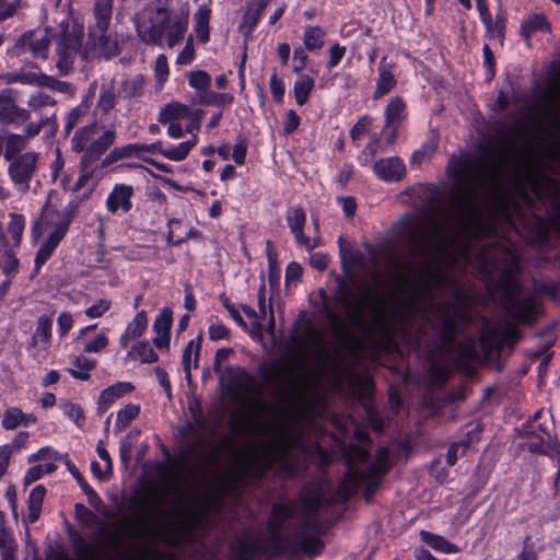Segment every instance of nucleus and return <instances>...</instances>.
<instances>
[{"mask_svg": "<svg viewBox=\"0 0 560 560\" xmlns=\"http://www.w3.org/2000/svg\"><path fill=\"white\" fill-rule=\"evenodd\" d=\"M384 116H385V126H384V132L387 129H390V135L387 139L389 143L394 141L396 138V131L398 127L401 125V122L407 117L406 112V102L400 96H395L389 100L387 103L385 109H384Z\"/></svg>", "mask_w": 560, "mask_h": 560, "instance_id": "obj_18", "label": "nucleus"}, {"mask_svg": "<svg viewBox=\"0 0 560 560\" xmlns=\"http://www.w3.org/2000/svg\"><path fill=\"white\" fill-rule=\"evenodd\" d=\"M23 411L18 407H11L2 413L1 425L4 430H15L22 424Z\"/></svg>", "mask_w": 560, "mask_h": 560, "instance_id": "obj_51", "label": "nucleus"}, {"mask_svg": "<svg viewBox=\"0 0 560 560\" xmlns=\"http://www.w3.org/2000/svg\"><path fill=\"white\" fill-rule=\"evenodd\" d=\"M52 218V230L49 232L47 238L39 246L35 255L34 270L32 277L38 275L40 268L52 256L56 248L58 247L61 240L65 237L69 230L71 218L68 214L56 212Z\"/></svg>", "mask_w": 560, "mask_h": 560, "instance_id": "obj_10", "label": "nucleus"}, {"mask_svg": "<svg viewBox=\"0 0 560 560\" xmlns=\"http://www.w3.org/2000/svg\"><path fill=\"white\" fill-rule=\"evenodd\" d=\"M280 394L283 400L296 401L301 396L300 382L293 377H288L280 389Z\"/></svg>", "mask_w": 560, "mask_h": 560, "instance_id": "obj_54", "label": "nucleus"}, {"mask_svg": "<svg viewBox=\"0 0 560 560\" xmlns=\"http://www.w3.org/2000/svg\"><path fill=\"white\" fill-rule=\"evenodd\" d=\"M56 100L45 92L32 94L27 100V106L31 110L39 113L45 107H54Z\"/></svg>", "mask_w": 560, "mask_h": 560, "instance_id": "obj_49", "label": "nucleus"}, {"mask_svg": "<svg viewBox=\"0 0 560 560\" xmlns=\"http://www.w3.org/2000/svg\"><path fill=\"white\" fill-rule=\"evenodd\" d=\"M192 112L189 106L180 103H171L164 106L158 117V121L166 125L171 121H183L190 118Z\"/></svg>", "mask_w": 560, "mask_h": 560, "instance_id": "obj_35", "label": "nucleus"}, {"mask_svg": "<svg viewBox=\"0 0 560 560\" xmlns=\"http://www.w3.org/2000/svg\"><path fill=\"white\" fill-rule=\"evenodd\" d=\"M197 142L198 136L192 135L189 140L180 142L177 145H173L167 149L161 145V151H159V154L163 155L167 160L180 162L188 156L189 152L197 144Z\"/></svg>", "mask_w": 560, "mask_h": 560, "instance_id": "obj_37", "label": "nucleus"}, {"mask_svg": "<svg viewBox=\"0 0 560 560\" xmlns=\"http://www.w3.org/2000/svg\"><path fill=\"white\" fill-rule=\"evenodd\" d=\"M195 57H196V52H195V47H194V39H192V36L190 35L186 39V44H185L184 48L178 54V56L176 58V63L179 66L189 65L195 60Z\"/></svg>", "mask_w": 560, "mask_h": 560, "instance_id": "obj_59", "label": "nucleus"}, {"mask_svg": "<svg viewBox=\"0 0 560 560\" xmlns=\"http://www.w3.org/2000/svg\"><path fill=\"white\" fill-rule=\"evenodd\" d=\"M234 96L231 93L209 92L200 97V103L206 105L224 106L233 103Z\"/></svg>", "mask_w": 560, "mask_h": 560, "instance_id": "obj_56", "label": "nucleus"}, {"mask_svg": "<svg viewBox=\"0 0 560 560\" xmlns=\"http://www.w3.org/2000/svg\"><path fill=\"white\" fill-rule=\"evenodd\" d=\"M84 36L82 22L67 16L59 22L56 38V52L58 61L56 67L61 75L68 74L72 69L75 56L81 49Z\"/></svg>", "mask_w": 560, "mask_h": 560, "instance_id": "obj_8", "label": "nucleus"}, {"mask_svg": "<svg viewBox=\"0 0 560 560\" xmlns=\"http://www.w3.org/2000/svg\"><path fill=\"white\" fill-rule=\"evenodd\" d=\"M108 343V337L104 332H101L92 340L85 342L83 351L88 353H98L102 352Z\"/></svg>", "mask_w": 560, "mask_h": 560, "instance_id": "obj_61", "label": "nucleus"}, {"mask_svg": "<svg viewBox=\"0 0 560 560\" xmlns=\"http://www.w3.org/2000/svg\"><path fill=\"white\" fill-rule=\"evenodd\" d=\"M316 527L317 517L314 514H307L293 534L282 537L273 533L264 544V553L271 558L285 553H305L315 557L323 549L320 538L314 534Z\"/></svg>", "mask_w": 560, "mask_h": 560, "instance_id": "obj_2", "label": "nucleus"}, {"mask_svg": "<svg viewBox=\"0 0 560 560\" xmlns=\"http://www.w3.org/2000/svg\"><path fill=\"white\" fill-rule=\"evenodd\" d=\"M188 81L192 89L203 93H208L211 85V77L203 70L191 71Z\"/></svg>", "mask_w": 560, "mask_h": 560, "instance_id": "obj_52", "label": "nucleus"}, {"mask_svg": "<svg viewBox=\"0 0 560 560\" xmlns=\"http://www.w3.org/2000/svg\"><path fill=\"white\" fill-rule=\"evenodd\" d=\"M299 439L283 424L260 445L266 469H277L283 477H294L300 471V463L294 454Z\"/></svg>", "mask_w": 560, "mask_h": 560, "instance_id": "obj_4", "label": "nucleus"}, {"mask_svg": "<svg viewBox=\"0 0 560 560\" xmlns=\"http://www.w3.org/2000/svg\"><path fill=\"white\" fill-rule=\"evenodd\" d=\"M128 358L140 360L142 363H154L159 360L158 353L154 351L149 341H140L127 354Z\"/></svg>", "mask_w": 560, "mask_h": 560, "instance_id": "obj_45", "label": "nucleus"}, {"mask_svg": "<svg viewBox=\"0 0 560 560\" xmlns=\"http://www.w3.org/2000/svg\"><path fill=\"white\" fill-rule=\"evenodd\" d=\"M287 223L299 246L304 247L308 253L319 246L318 236L311 238L304 234L306 214L301 207L290 208L287 211Z\"/></svg>", "mask_w": 560, "mask_h": 560, "instance_id": "obj_14", "label": "nucleus"}, {"mask_svg": "<svg viewBox=\"0 0 560 560\" xmlns=\"http://www.w3.org/2000/svg\"><path fill=\"white\" fill-rule=\"evenodd\" d=\"M326 33L320 26H307L303 35L304 48L310 51L323 48Z\"/></svg>", "mask_w": 560, "mask_h": 560, "instance_id": "obj_43", "label": "nucleus"}, {"mask_svg": "<svg viewBox=\"0 0 560 560\" xmlns=\"http://www.w3.org/2000/svg\"><path fill=\"white\" fill-rule=\"evenodd\" d=\"M421 538L422 540L430 546L432 549L446 553L452 555L459 551L458 547L452 542H450L446 538L443 536L430 533V532H421Z\"/></svg>", "mask_w": 560, "mask_h": 560, "instance_id": "obj_40", "label": "nucleus"}, {"mask_svg": "<svg viewBox=\"0 0 560 560\" xmlns=\"http://www.w3.org/2000/svg\"><path fill=\"white\" fill-rule=\"evenodd\" d=\"M544 112L549 127L555 131H560V106L548 104Z\"/></svg>", "mask_w": 560, "mask_h": 560, "instance_id": "obj_64", "label": "nucleus"}, {"mask_svg": "<svg viewBox=\"0 0 560 560\" xmlns=\"http://www.w3.org/2000/svg\"><path fill=\"white\" fill-rule=\"evenodd\" d=\"M31 118V112L15 102L13 89L0 91V125L19 127Z\"/></svg>", "mask_w": 560, "mask_h": 560, "instance_id": "obj_13", "label": "nucleus"}, {"mask_svg": "<svg viewBox=\"0 0 560 560\" xmlns=\"http://www.w3.org/2000/svg\"><path fill=\"white\" fill-rule=\"evenodd\" d=\"M161 151V142L155 141L150 144L144 143H129L124 147L114 148L110 153L104 159L103 165H107L116 160L139 158L144 161L143 153L156 154Z\"/></svg>", "mask_w": 560, "mask_h": 560, "instance_id": "obj_17", "label": "nucleus"}, {"mask_svg": "<svg viewBox=\"0 0 560 560\" xmlns=\"http://www.w3.org/2000/svg\"><path fill=\"white\" fill-rule=\"evenodd\" d=\"M96 91V82H93L89 86L88 94L82 98L81 103L73 107L66 117L65 122V133L66 136L70 135V132L73 130V128L82 120V118L88 114L93 97L95 95Z\"/></svg>", "mask_w": 560, "mask_h": 560, "instance_id": "obj_24", "label": "nucleus"}, {"mask_svg": "<svg viewBox=\"0 0 560 560\" xmlns=\"http://www.w3.org/2000/svg\"><path fill=\"white\" fill-rule=\"evenodd\" d=\"M172 323V310L168 307L162 308L153 323V331L156 335L153 339V343L158 349H168Z\"/></svg>", "mask_w": 560, "mask_h": 560, "instance_id": "obj_19", "label": "nucleus"}, {"mask_svg": "<svg viewBox=\"0 0 560 560\" xmlns=\"http://www.w3.org/2000/svg\"><path fill=\"white\" fill-rule=\"evenodd\" d=\"M421 276L425 279L422 281L421 294H427L431 290L433 282H441V273L438 269L433 268L430 262H425L421 270Z\"/></svg>", "mask_w": 560, "mask_h": 560, "instance_id": "obj_55", "label": "nucleus"}, {"mask_svg": "<svg viewBox=\"0 0 560 560\" xmlns=\"http://www.w3.org/2000/svg\"><path fill=\"white\" fill-rule=\"evenodd\" d=\"M112 301L107 299H100L95 304L85 310V315L89 318H100L109 311Z\"/></svg>", "mask_w": 560, "mask_h": 560, "instance_id": "obj_62", "label": "nucleus"}, {"mask_svg": "<svg viewBox=\"0 0 560 560\" xmlns=\"http://www.w3.org/2000/svg\"><path fill=\"white\" fill-rule=\"evenodd\" d=\"M373 171L378 178L385 182H397L404 177L406 167L401 159L392 156L375 162Z\"/></svg>", "mask_w": 560, "mask_h": 560, "instance_id": "obj_20", "label": "nucleus"}, {"mask_svg": "<svg viewBox=\"0 0 560 560\" xmlns=\"http://www.w3.org/2000/svg\"><path fill=\"white\" fill-rule=\"evenodd\" d=\"M60 409L62 410L63 415L72 420L75 424H82L81 422L84 420L83 410L78 404L65 401L60 404Z\"/></svg>", "mask_w": 560, "mask_h": 560, "instance_id": "obj_57", "label": "nucleus"}, {"mask_svg": "<svg viewBox=\"0 0 560 560\" xmlns=\"http://www.w3.org/2000/svg\"><path fill=\"white\" fill-rule=\"evenodd\" d=\"M114 0H95L88 45L100 56L110 59L120 52L117 34L110 27Z\"/></svg>", "mask_w": 560, "mask_h": 560, "instance_id": "obj_6", "label": "nucleus"}, {"mask_svg": "<svg viewBox=\"0 0 560 560\" xmlns=\"http://www.w3.org/2000/svg\"><path fill=\"white\" fill-rule=\"evenodd\" d=\"M47 125H57V115L52 113L50 116L40 117L37 122H28L24 127L22 135L9 132V152H22L26 149L30 139L36 137L42 128Z\"/></svg>", "mask_w": 560, "mask_h": 560, "instance_id": "obj_15", "label": "nucleus"}, {"mask_svg": "<svg viewBox=\"0 0 560 560\" xmlns=\"http://www.w3.org/2000/svg\"><path fill=\"white\" fill-rule=\"evenodd\" d=\"M9 223L7 225L8 240L12 247H20L25 230L26 220L23 214L10 212L8 214Z\"/></svg>", "mask_w": 560, "mask_h": 560, "instance_id": "obj_36", "label": "nucleus"}, {"mask_svg": "<svg viewBox=\"0 0 560 560\" xmlns=\"http://www.w3.org/2000/svg\"><path fill=\"white\" fill-rule=\"evenodd\" d=\"M378 77L373 92V100H380L388 94L397 84L395 74L393 73V65L386 61L384 57L377 67Z\"/></svg>", "mask_w": 560, "mask_h": 560, "instance_id": "obj_21", "label": "nucleus"}, {"mask_svg": "<svg viewBox=\"0 0 560 560\" xmlns=\"http://www.w3.org/2000/svg\"><path fill=\"white\" fill-rule=\"evenodd\" d=\"M40 88H49L54 91L68 95H73L74 93V89L70 83L57 80L45 73L42 77Z\"/></svg>", "mask_w": 560, "mask_h": 560, "instance_id": "obj_53", "label": "nucleus"}, {"mask_svg": "<svg viewBox=\"0 0 560 560\" xmlns=\"http://www.w3.org/2000/svg\"><path fill=\"white\" fill-rule=\"evenodd\" d=\"M488 248L482 253V260L486 269H494L498 267V261L501 259L508 260L510 264L515 262V255L513 250L495 241L487 244Z\"/></svg>", "mask_w": 560, "mask_h": 560, "instance_id": "obj_25", "label": "nucleus"}, {"mask_svg": "<svg viewBox=\"0 0 560 560\" xmlns=\"http://www.w3.org/2000/svg\"><path fill=\"white\" fill-rule=\"evenodd\" d=\"M314 86L315 81L313 78L307 74H300L293 85V94L298 105L302 106L308 101Z\"/></svg>", "mask_w": 560, "mask_h": 560, "instance_id": "obj_41", "label": "nucleus"}, {"mask_svg": "<svg viewBox=\"0 0 560 560\" xmlns=\"http://www.w3.org/2000/svg\"><path fill=\"white\" fill-rule=\"evenodd\" d=\"M49 44L50 39L47 30H34L24 33L12 47L11 51L15 56H21L30 51L34 58L45 60L49 54Z\"/></svg>", "mask_w": 560, "mask_h": 560, "instance_id": "obj_12", "label": "nucleus"}, {"mask_svg": "<svg viewBox=\"0 0 560 560\" xmlns=\"http://www.w3.org/2000/svg\"><path fill=\"white\" fill-rule=\"evenodd\" d=\"M481 22L486 27L488 37L491 39H498L500 45H503L506 27L505 11L499 9L494 18H492L491 14L485 9V12H481Z\"/></svg>", "mask_w": 560, "mask_h": 560, "instance_id": "obj_23", "label": "nucleus"}, {"mask_svg": "<svg viewBox=\"0 0 560 560\" xmlns=\"http://www.w3.org/2000/svg\"><path fill=\"white\" fill-rule=\"evenodd\" d=\"M133 195L135 188L132 185L124 183L115 184L106 198V210L112 214H116L118 211L124 213L129 212L132 208L131 199Z\"/></svg>", "mask_w": 560, "mask_h": 560, "instance_id": "obj_16", "label": "nucleus"}, {"mask_svg": "<svg viewBox=\"0 0 560 560\" xmlns=\"http://www.w3.org/2000/svg\"><path fill=\"white\" fill-rule=\"evenodd\" d=\"M549 23L542 14H534L522 21L520 34L525 39L527 46L530 45V36L538 31H548Z\"/></svg>", "mask_w": 560, "mask_h": 560, "instance_id": "obj_38", "label": "nucleus"}, {"mask_svg": "<svg viewBox=\"0 0 560 560\" xmlns=\"http://www.w3.org/2000/svg\"><path fill=\"white\" fill-rule=\"evenodd\" d=\"M0 245V269L8 277L18 272L20 261L15 255L18 247H12L7 235L2 236Z\"/></svg>", "mask_w": 560, "mask_h": 560, "instance_id": "obj_32", "label": "nucleus"}, {"mask_svg": "<svg viewBox=\"0 0 560 560\" xmlns=\"http://www.w3.org/2000/svg\"><path fill=\"white\" fill-rule=\"evenodd\" d=\"M447 171L454 183L451 188V206L445 214L425 220L411 218L404 226L412 249L421 256H430L433 261L471 236L498 234L502 222L518 229L520 221L529 232L530 241L537 244H546L551 232L560 235V180L533 167L526 168L527 187H518L525 207L533 211L530 192L542 203L549 205L552 213L548 214V220L536 214L526 218L522 209L514 206V218L510 201L502 195L493 166L481 160L459 156L450 161Z\"/></svg>", "mask_w": 560, "mask_h": 560, "instance_id": "obj_1", "label": "nucleus"}, {"mask_svg": "<svg viewBox=\"0 0 560 560\" xmlns=\"http://www.w3.org/2000/svg\"><path fill=\"white\" fill-rule=\"evenodd\" d=\"M45 495L46 488L42 485H37L31 490L27 500V514L24 517L26 524H33L39 518Z\"/></svg>", "mask_w": 560, "mask_h": 560, "instance_id": "obj_34", "label": "nucleus"}, {"mask_svg": "<svg viewBox=\"0 0 560 560\" xmlns=\"http://www.w3.org/2000/svg\"><path fill=\"white\" fill-rule=\"evenodd\" d=\"M154 73L160 84H163L168 79L170 70L168 62L165 55H159L154 65Z\"/></svg>", "mask_w": 560, "mask_h": 560, "instance_id": "obj_63", "label": "nucleus"}, {"mask_svg": "<svg viewBox=\"0 0 560 560\" xmlns=\"http://www.w3.org/2000/svg\"><path fill=\"white\" fill-rule=\"evenodd\" d=\"M15 541L5 526V514L0 511V552L3 560H12L15 552Z\"/></svg>", "mask_w": 560, "mask_h": 560, "instance_id": "obj_39", "label": "nucleus"}, {"mask_svg": "<svg viewBox=\"0 0 560 560\" xmlns=\"http://www.w3.org/2000/svg\"><path fill=\"white\" fill-rule=\"evenodd\" d=\"M116 105V93L114 80L102 83L98 100L94 107L93 114L96 117L106 116Z\"/></svg>", "mask_w": 560, "mask_h": 560, "instance_id": "obj_28", "label": "nucleus"}, {"mask_svg": "<svg viewBox=\"0 0 560 560\" xmlns=\"http://www.w3.org/2000/svg\"><path fill=\"white\" fill-rule=\"evenodd\" d=\"M116 132L107 129L100 133L96 119L74 131L71 139V149L74 152H83L80 166L92 167L93 163L115 142Z\"/></svg>", "mask_w": 560, "mask_h": 560, "instance_id": "obj_7", "label": "nucleus"}, {"mask_svg": "<svg viewBox=\"0 0 560 560\" xmlns=\"http://www.w3.org/2000/svg\"><path fill=\"white\" fill-rule=\"evenodd\" d=\"M135 386L130 382H117L105 389L98 396L97 412L104 413L117 399L131 393Z\"/></svg>", "mask_w": 560, "mask_h": 560, "instance_id": "obj_22", "label": "nucleus"}, {"mask_svg": "<svg viewBox=\"0 0 560 560\" xmlns=\"http://www.w3.org/2000/svg\"><path fill=\"white\" fill-rule=\"evenodd\" d=\"M201 336L196 339H191L185 347L182 355V364L185 373V378L191 381V366H198V359L200 355L201 348Z\"/></svg>", "mask_w": 560, "mask_h": 560, "instance_id": "obj_33", "label": "nucleus"}, {"mask_svg": "<svg viewBox=\"0 0 560 560\" xmlns=\"http://www.w3.org/2000/svg\"><path fill=\"white\" fill-rule=\"evenodd\" d=\"M389 468V451L382 447L376 452L373 463L365 469L358 468L354 463L349 465L348 472L340 482L339 491L343 497L350 498L361 487H364L365 497L370 499Z\"/></svg>", "mask_w": 560, "mask_h": 560, "instance_id": "obj_5", "label": "nucleus"}, {"mask_svg": "<svg viewBox=\"0 0 560 560\" xmlns=\"http://www.w3.org/2000/svg\"><path fill=\"white\" fill-rule=\"evenodd\" d=\"M140 413V405L127 404L117 411L115 432L119 433L125 430L132 420H135Z\"/></svg>", "mask_w": 560, "mask_h": 560, "instance_id": "obj_42", "label": "nucleus"}, {"mask_svg": "<svg viewBox=\"0 0 560 560\" xmlns=\"http://www.w3.org/2000/svg\"><path fill=\"white\" fill-rule=\"evenodd\" d=\"M148 328V315L145 311L138 312L133 319L127 325L125 331L119 338V345L121 348H126L128 343L140 338Z\"/></svg>", "mask_w": 560, "mask_h": 560, "instance_id": "obj_31", "label": "nucleus"}, {"mask_svg": "<svg viewBox=\"0 0 560 560\" xmlns=\"http://www.w3.org/2000/svg\"><path fill=\"white\" fill-rule=\"evenodd\" d=\"M443 347L446 351H452L456 347V351L464 362H468L476 357V342L472 338H465L455 342L453 332L447 331L443 337Z\"/></svg>", "mask_w": 560, "mask_h": 560, "instance_id": "obj_30", "label": "nucleus"}, {"mask_svg": "<svg viewBox=\"0 0 560 560\" xmlns=\"http://www.w3.org/2000/svg\"><path fill=\"white\" fill-rule=\"evenodd\" d=\"M518 328L510 323L487 325L480 332V343L485 351L501 350L505 346L513 347L520 339Z\"/></svg>", "mask_w": 560, "mask_h": 560, "instance_id": "obj_11", "label": "nucleus"}, {"mask_svg": "<svg viewBox=\"0 0 560 560\" xmlns=\"http://www.w3.org/2000/svg\"><path fill=\"white\" fill-rule=\"evenodd\" d=\"M51 316L43 315L38 317L36 323V329L34 335L32 336L30 347L47 350L51 345Z\"/></svg>", "mask_w": 560, "mask_h": 560, "instance_id": "obj_29", "label": "nucleus"}, {"mask_svg": "<svg viewBox=\"0 0 560 560\" xmlns=\"http://www.w3.org/2000/svg\"><path fill=\"white\" fill-rule=\"evenodd\" d=\"M369 291H363L360 294H357L352 291H347L345 293L341 299V303L350 319L355 322L359 320L369 302Z\"/></svg>", "mask_w": 560, "mask_h": 560, "instance_id": "obj_27", "label": "nucleus"}, {"mask_svg": "<svg viewBox=\"0 0 560 560\" xmlns=\"http://www.w3.org/2000/svg\"><path fill=\"white\" fill-rule=\"evenodd\" d=\"M435 151L434 145L423 144L420 149L416 150L412 155L410 163L411 165L419 166L422 163H427L432 158Z\"/></svg>", "mask_w": 560, "mask_h": 560, "instance_id": "obj_60", "label": "nucleus"}, {"mask_svg": "<svg viewBox=\"0 0 560 560\" xmlns=\"http://www.w3.org/2000/svg\"><path fill=\"white\" fill-rule=\"evenodd\" d=\"M532 302L527 299L510 301L509 314L521 322L528 320L532 315Z\"/></svg>", "mask_w": 560, "mask_h": 560, "instance_id": "obj_46", "label": "nucleus"}, {"mask_svg": "<svg viewBox=\"0 0 560 560\" xmlns=\"http://www.w3.org/2000/svg\"><path fill=\"white\" fill-rule=\"evenodd\" d=\"M211 3L212 1L209 0L207 3L199 4L192 16L194 32L197 39L202 44H207L210 40Z\"/></svg>", "mask_w": 560, "mask_h": 560, "instance_id": "obj_26", "label": "nucleus"}, {"mask_svg": "<svg viewBox=\"0 0 560 560\" xmlns=\"http://www.w3.org/2000/svg\"><path fill=\"white\" fill-rule=\"evenodd\" d=\"M43 72L40 71H26L21 70L19 72H10L4 75L7 83H22L27 85L40 86Z\"/></svg>", "mask_w": 560, "mask_h": 560, "instance_id": "obj_44", "label": "nucleus"}, {"mask_svg": "<svg viewBox=\"0 0 560 560\" xmlns=\"http://www.w3.org/2000/svg\"><path fill=\"white\" fill-rule=\"evenodd\" d=\"M8 176L12 182L14 189L21 194H26L31 188V182L36 175L39 153L35 151H26L15 153L13 158L7 160Z\"/></svg>", "mask_w": 560, "mask_h": 560, "instance_id": "obj_9", "label": "nucleus"}, {"mask_svg": "<svg viewBox=\"0 0 560 560\" xmlns=\"http://www.w3.org/2000/svg\"><path fill=\"white\" fill-rule=\"evenodd\" d=\"M266 7V0H258L255 9H249L245 12L243 18V26H246L248 32H252L256 27Z\"/></svg>", "mask_w": 560, "mask_h": 560, "instance_id": "obj_50", "label": "nucleus"}, {"mask_svg": "<svg viewBox=\"0 0 560 560\" xmlns=\"http://www.w3.org/2000/svg\"><path fill=\"white\" fill-rule=\"evenodd\" d=\"M80 167H81V175L74 185V190H77V191H79L81 189H86L89 191L93 190V188L96 185V182L94 180V177H93V171L91 170V167H83V166H80Z\"/></svg>", "mask_w": 560, "mask_h": 560, "instance_id": "obj_58", "label": "nucleus"}, {"mask_svg": "<svg viewBox=\"0 0 560 560\" xmlns=\"http://www.w3.org/2000/svg\"><path fill=\"white\" fill-rule=\"evenodd\" d=\"M73 366L71 375L74 378L85 381L90 377V372L95 368V361L88 357L79 355L74 359Z\"/></svg>", "mask_w": 560, "mask_h": 560, "instance_id": "obj_47", "label": "nucleus"}, {"mask_svg": "<svg viewBox=\"0 0 560 560\" xmlns=\"http://www.w3.org/2000/svg\"><path fill=\"white\" fill-rule=\"evenodd\" d=\"M295 515V508L291 504H276L271 512V522L278 529L284 522L293 518Z\"/></svg>", "mask_w": 560, "mask_h": 560, "instance_id": "obj_48", "label": "nucleus"}, {"mask_svg": "<svg viewBox=\"0 0 560 560\" xmlns=\"http://www.w3.org/2000/svg\"><path fill=\"white\" fill-rule=\"evenodd\" d=\"M137 35L145 44H153L159 47L173 48L177 46L185 36L188 27L186 18L171 20L165 9L159 8L148 18L138 19L135 22Z\"/></svg>", "mask_w": 560, "mask_h": 560, "instance_id": "obj_3", "label": "nucleus"}]
</instances>
